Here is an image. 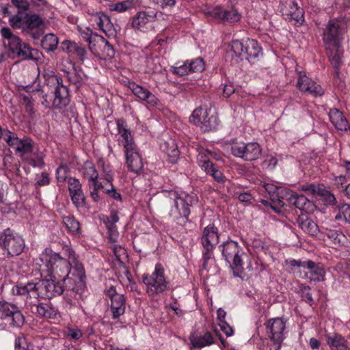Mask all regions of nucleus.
Here are the masks:
<instances>
[{
	"label": "nucleus",
	"instance_id": "obj_1",
	"mask_svg": "<svg viewBox=\"0 0 350 350\" xmlns=\"http://www.w3.org/2000/svg\"><path fill=\"white\" fill-rule=\"evenodd\" d=\"M82 283L76 284L68 278L57 280H40L27 284H19L12 288L14 295H25L30 298L51 299L62 295L70 307L80 304V293Z\"/></svg>",
	"mask_w": 350,
	"mask_h": 350
},
{
	"label": "nucleus",
	"instance_id": "obj_2",
	"mask_svg": "<svg viewBox=\"0 0 350 350\" xmlns=\"http://www.w3.org/2000/svg\"><path fill=\"white\" fill-rule=\"evenodd\" d=\"M9 23L14 29H20L22 33L33 40L40 39L44 33V20L37 14H15L10 18Z\"/></svg>",
	"mask_w": 350,
	"mask_h": 350
},
{
	"label": "nucleus",
	"instance_id": "obj_3",
	"mask_svg": "<svg viewBox=\"0 0 350 350\" xmlns=\"http://www.w3.org/2000/svg\"><path fill=\"white\" fill-rule=\"evenodd\" d=\"M25 241L18 233L7 228L0 234V247L3 255L11 258L20 255L25 248Z\"/></svg>",
	"mask_w": 350,
	"mask_h": 350
},
{
	"label": "nucleus",
	"instance_id": "obj_4",
	"mask_svg": "<svg viewBox=\"0 0 350 350\" xmlns=\"http://www.w3.org/2000/svg\"><path fill=\"white\" fill-rule=\"evenodd\" d=\"M231 49L237 57L241 59H245L250 62H254L262 54L261 48L258 43L253 39L233 40Z\"/></svg>",
	"mask_w": 350,
	"mask_h": 350
},
{
	"label": "nucleus",
	"instance_id": "obj_5",
	"mask_svg": "<svg viewBox=\"0 0 350 350\" xmlns=\"http://www.w3.org/2000/svg\"><path fill=\"white\" fill-rule=\"evenodd\" d=\"M142 280L146 286L147 293L151 296L162 293L169 288V284L164 277V270L158 264L151 275L144 274L142 275Z\"/></svg>",
	"mask_w": 350,
	"mask_h": 350
},
{
	"label": "nucleus",
	"instance_id": "obj_6",
	"mask_svg": "<svg viewBox=\"0 0 350 350\" xmlns=\"http://www.w3.org/2000/svg\"><path fill=\"white\" fill-rule=\"evenodd\" d=\"M25 323V317L15 305L0 300V325L5 327H20Z\"/></svg>",
	"mask_w": 350,
	"mask_h": 350
},
{
	"label": "nucleus",
	"instance_id": "obj_7",
	"mask_svg": "<svg viewBox=\"0 0 350 350\" xmlns=\"http://www.w3.org/2000/svg\"><path fill=\"white\" fill-rule=\"evenodd\" d=\"M198 202L195 194H184V196L176 198L174 201V208L171 210L170 215L175 219H182L183 223L188 221L191 213L190 207Z\"/></svg>",
	"mask_w": 350,
	"mask_h": 350
},
{
	"label": "nucleus",
	"instance_id": "obj_8",
	"mask_svg": "<svg viewBox=\"0 0 350 350\" xmlns=\"http://www.w3.org/2000/svg\"><path fill=\"white\" fill-rule=\"evenodd\" d=\"M189 121L198 126L203 132L212 131L218 124V120L215 115H210L206 109L198 107L196 109L189 117Z\"/></svg>",
	"mask_w": 350,
	"mask_h": 350
},
{
	"label": "nucleus",
	"instance_id": "obj_9",
	"mask_svg": "<svg viewBox=\"0 0 350 350\" xmlns=\"http://www.w3.org/2000/svg\"><path fill=\"white\" fill-rule=\"evenodd\" d=\"M231 152L237 157L252 161L260 157L262 150L260 145L256 142L235 143L231 146Z\"/></svg>",
	"mask_w": 350,
	"mask_h": 350
},
{
	"label": "nucleus",
	"instance_id": "obj_10",
	"mask_svg": "<svg viewBox=\"0 0 350 350\" xmlns=\"http://www.w3.org/2000/svg\"><path fill=\"white\" fill-rule=\"evenodd\" d=\"M345 29L338 21H329L324 29L323 40L328 46L336 47L342 38Z\"/></svg>",
	"mask_w": 350,
	"mask_h": 350
},
{
	"label": "nucleus",
	"instance_id": "obj_11",
	"mask_svg": "<svg viewBox=\"0 0 350 350\" xmlns=\"http://www.w3.org/2000/svg\"><path fill=\"white\" fill-rule=\"evenodd\" d=\"M4 135V140L15 150L17 154L22 156L32 152L33 141L31 139L28 137L18 138L16 134L10 131H6Z\"/></svg>",
	"mask_w": 350,
	"mask_h": 350
},
{
	"label": "nucleus",
	"instance_id": "obj_12",
	"mask_svg": "<svg viewBox=\"0 0 350 350\" xmlns=\"http://www.w3.org/2000/svg\"><path fill=\"white\" fill-rule=\"evenodd\" d=\"M51 264V275L53 278L57 280L70 278L69 273H70V263L68 260L62 258L59 254H53L49 259Z\"/></svg>",
	"mask_w": 350,
	"mask_h": 350
},
{
	"label": "nucleus",
	"instance_id": "obj_13",
	"mask_svg": "<svg viewBox=\"0 0 350 350\" xmlns=\"http://www.w3.org/2000/svg\"><path fill=\"white\" fill-rule=\"evenodd\" d=\"M57 85L55 88L53 94V109H62L66 107L70 101L68 90L66 86L60 83L57 79Z\"/></svg>",
	"mask_w": 350,
	"mask_h": 350
},
{
	"label": "nucleus",
	"instance_id": "obj_14",
	"mask_svg": "<svg viewBox=\"0 0 350 350\" xmlns=\"http://www.w3.org/2000/svg\"><path fill=\"white\" fill-rule=\"evenodd\" d=\"M297 87L300 90L308 92L314 96H321L323 94V88L302 72H299L298 74Z\"/></svg>",
	"mask_w": 350,
	"mask_h": 350
},
{
	"label": "nucleus",
	"instance_id": "obj_15",
	"mask_svg": "<svg viewBox=\"0 0 350 350\" xmlns=\"http://www.w3.org/2000/svg\"><path fill=\"white\" fill-rule=\"evenodd\" d=\"M126 163L129 171L138 174L143 170L142 158L137 150V147L125 150Z\"/></svg>",
	"mask_w": 350,
	"mask_h": 350
},
{
	"label": "nucleus",
	"instance_id": "obj_16",
	"mask_svg": "<svg viewBox=\"0 0 350 350\" xmlns=\"http://www.w3.org/2000/svg\"><path fill=\"white\" fill-rule=\"evenodd\" d=\"M265 325L269 332L271 340H284L283 332L286 328V325L285 321L282 318L269 319Z\"/></svg>",
	"mask_w": 350,
	"mask_h": 350
},
{
	"label": "nucleus",
	"instance_id": "obj_17",
	"mask_svg": "<svg viewBox=\"0 0 350 350\" xmlns=\"http://www.w3.org/2000/svg\"><path fill=\"white\" fill-rule=\"evenodd\" d=\"M207 14L216 20L230 23L237 22L241 18L237 10H224L219 6L214 8L211 11L208 12Z\"/></svg>",
	"mask_w": 350,
	"mask_h": 350
},
{
	"label": "nucleus",
	"instance_id": "obj_18",
	"mask_svg": "<svg viewBox=\"0 0 350 350\" xmlns=\"http://www.w3.org/2000/svg\"><path fill=\"white\" fill-rule=\"evenodd\" d=\"M94 21L107 37L116 36V29L107 15L103 12H98L94 16Z\"/></svg>",
	"mask_w": 350,
	"mask_h": 350
},
{
	"label": "nucleus",
	"instance_id": "obj_19",
	"mask_svg": "<svg viewBox=\"0 0 350 350\" xmlns=\"http://www.w3.org/2000/svg\"><path fill=\"white\" fill-rule=\"evenodd\" d=\"M129 88L132 92L139 99L146 101L148 104L155 106L157 105L159 100L149 90L143 87L137 85L133 82L129 84Z\"/></svg>",
	"mask_w": 350,
	"mask_h": 350
},
{
	"label": "nucleus",
	"instance_id": "obj_20",
	"mask_svg": "<svg viewBox=\"0 0 350 350\" xmlns=\"http://www.w3.org/2000/svg\"><path fill=\"white\" fill-rule=\"evenodd\" d=\"M201 241L203 247L211 248H214L219 243L218 230L213 224H209L204 228Z\"/></svg>",
	"mask_w": 350,
	"mask_h": 350
},
{
	"label": "nucleus",
	"instance_id": "obj_21",
	"mask_svg": "<svg viewBox=\"0 0 350 350\" xmlns=\"http://www.w3.org/2000/svg\"><path fill=\"white\" fill-rule=\"evenodd\" d=\"M156 13L154 12H139L133 18L131 23L132 27L140 30L147 23L152 21L156 18Z\"/></svg>",
	"mask_w": 350,
	"mask_h": 350
},
{
	"label": "nucleus",
	"instance_id": "obj_22",
	"mask_svg": "<svg viewBox=\"0 0 350 350\" xmlns=\"http://www.w3.org/2000/svg\"><path fill=\"white\" fill-rule=\"evenodd\" d=\"M309 270L311 277L310 280L317 282L324 281L325 280V270L323 266L319 263H316L312 260H307L306 267Z\"/></svg>",
	"mask_w": 350,
	"mask_h": 350
},
{
	"label": "nucleus",
	"instance_id": "obj_23",
	"mask_svg": "<svg viewBox=\"0 0 350 350\" xmlns=\"http://www.w3.org/2000/svg\"><path fill=\"white\" fill-rule=\"evenodd\" d=\"M326 338L331 350H349L347 340L342 336L334 333L327 335Z\"/></svg>",
	"mask_w": 350,
	"mask_h": 350
},
{
	"label": "nucleus",
	"instance_id": "obj_24",
	"mask_svg": "<svg viewBox=\"0 0 350 350\" xmlns=\"http://www.w3.org/2000/svg\"><path fill=\"white\" fill-rule=\"evenodd\" d=\"M329 116L331 122L336 129L341 131H347L349 127L347 119L338 109H334L330 110Z\"/></svg>",
	"mask_w": 350,
	"mask_h": 350
},
{
	"label": "nucleus",
	"instance_id": "obj_25",
	"mask_svg": "<svg viewBox=\"0 0 350 350\" xmlns=\"http://www.w3.org/2000/svg\"><path fill=\"white\" fill-rule=\"evenodd\" d=\"M38 50L31 48L29 44L23 42L20 49L14 55L24 60L37 61L39 59Z\"/></svg>",
	"mask_w": 350,
	"mask_h": 350
},
{
	"label": "nucleus",
	"instance_id": "obj_26",
	"mask_svg": "<svg viewBox=\"0 0 350 350\" xmlns=\"http://www.w3.org/2000/svg\"><path fill=\"white\" fill-rule=\"evenodd\" d=\"M31 309L39 317L46 319H53L57 314L56 310L49 304L41 303L34 305Z\"/></svg>",
	"mask_w": 350,
	"mask_h": 350
},
{
	"label": "nucleus",
	"instance_id": "obj_27",
	"mask_svg": "<svg viewBox=\"0 0 350 350\" xmlns=\"http://www.w3.org/2000/svg\"><path fill=\"white\" fill-rule=\"evenodd\" d=\"M125 298L123 295H115L111 300V309L113 319H117L125 312Z\"/></svg>",
	"mask_w": 350,
	"mask_h": 350
},
{
	"label": "nucleus",
	"instance_id": "obj_28",
	"mask_svg": "<svg viewBox=\"0 0 350 350\" xmlns=\"http://www.w3.org/2000/svg\"><path fill=\"white\" fill-rule=\"evenodd\" d=\"M74 270L77 272L76 274L72 273V276H70V279L73 280L76 284H79V283H82L81 291L80 293V300L83 299V293L85 288V271L83 265L80 263H77L75 266Z\"/></svg>",
	"mask_w": 350,
	"mask_h": 350
},
{
	"label": "nucleus",
	"instance_id": "obj_29",
	"mask_svg": "<svg viewBox=\"0 0 350 350\" xmlns=\"http://www.w3.org/2000/svg\"><path fill=\"white\" fill-rule=\"evenodd\" d=\"M161 148L170 157L171 163H174L180 155V151L178 149L177 145L172 139L165 142L161 145Z\"/></svg>",
	"mask_w": 350,
	"mask_h": 350
},
{
	"label": "nucleus",
	"instance_id": "obj_30",
	"mask_svg": "<svg viewBox=\"0 0 350 350\" xmlns=\"http://www.w3.org/2000/svg\"><path fill=\"white\" fill-rule=\"evenodd\" d=\"M288 13L285 14L289 21H294L295 24H302L304 21L303 9L299 8L295 2H291Z\"/></svg>",
	"mask_w": 350,
	"mask_h": 350
},
{
	"label": "nucleus",
	"instance_id": "obj_31",
	"mask_svg": "<svg viewBox=\"0 0 350 350\" xmlns=\"http://www.w3.org/2000/svg\"><path fill=\"white\" fill-rule=\"evenodd\" d=\"M299 226L306 233L315 236L319 232L317 224L308 217H299L298 219Z\"/></svg>",
	"mask_w": 350,
	"mask_h": 350
},
{
	"label": "nucleus",
	"instance_id": "obj_32",
	"mask_svg": "<svg viewBox=\"0 0 350 350\" xmlns=\"http://www.w3.org/2000/svg\"><path fill=\"white\" fill-rule=\"evenodd\" d=\"M325 234L334 245L338 246L347 245L348 239L342 232L334 230H327Z\"/></svg>",
	"mask_w": 350,
	"mask_h": 350
},
{
	"label": "nucleus",
	"instance_id": "obj_33",
	"mask_svg": "<svg viewBox=\"0 0 350 350\" xmlns=\"http://www.w3.org/2000/svg\"><path fill=\"white\" fill-rule=\"evenodd\" d=\"M221 247H222V255L228 263L230 262V259L235 254L239 253L238 243L235 241H228L224 243Z\"/></svg>",
	"mask_w": 350,
	"mask_h": 350
},
{
	"label": "nucleus",
	"instance_id": "obj_34",
	"mask_svg": "<svg viewBox=\"0 0 350 350\" xmlns=\"http://www.w3.org/2000/svg\"><path fill=\"white\" fill-rule=\"evenodd\" d=\"M83 174L88 179L89 184L99 183L98 180V173L92 163H85L83 167Z\"/></svg>",
	"mask_w": 350,
	"mask_h": 350
},
{
	"label": "nucleus",
	"instance_id": "obj_35",
	"mask_svg": "<svg viewBox=\"0 0 350 350\" xmlns=\"http://www.w3.org/2000/svg\"><path fill=\"white\" fill-rule=\"evenodd\" d=\"M191 342L195 348H202L214 343L213 335L207 332L203 336L193 337Z\"/></svg>",
	"mask_w": 350,
	"mask_h": 350
},
{
	"label": "nucleus",
	"instance_id": "obj_36",
	"mask_svg": "<svg viewBox=\"0 0 350 350\" xmlns=\"http://www.w3.org/2000/svg\"><path fill=\"white\" fill-rule=\"evenodd\" d=\"M58 38L53 33H49L45 35L42 41L41 46L47 52L53 51L57 47Z\"/></svg>",
	"mask_w": 350,
	"mask_h": 350
},
{
	"label": "nucleus",
	"instance_id": "obj_37",
	"mask_svg": "<svg viewBox=\"0 0 350 350\" xmlns=\"http://www.w3.org/2000/svg\"><path fill=\"white\" fill-rule=\"evenodd\" d=\"M139 5V0H126L111 5V10L119 12H125L136 8Z\"/></svg>",
	"mask_w": 350,
	"mask_h": 350
},
{
	"label": "nucleus",
	"instance_id": "obj_38",
	"mask_svg": "<svg viewBox=\"0 0 350 350\" xmlns=\"http://www.w3.org/2000/svg\"><path fill=\"white\" fill-rule=\"evenodd\" d=\"M105 180H106V183L105 185V192L109 195L113 199L120 200L121 195L120 193L116 191L112 184V174L109 173L106 174Z\"/></svg>",
	"mask_w": 350,
	"mask_h": 350
},
{
	"label": "nucleus",
	"instance_id": "obj_39",
	"mask_svg": "<svg viewBox=\"0 0 350 350\" xmlns=\"http://www.w3.org/2000/svg\"><path fill=\"white\" fill-rule=\"evenodd\" d=\"M33 96L35 98H42L43 100L41 101L42 105H43L46 108H53V94L51 95L46 93L44 90H33Z\"/></svg>",
	"mask_w": 350,
	"mask_h": 350
},
{
	"label": "nucleus",
	"instance_id": "obj_40",
	"mask_svg": "<svg viewBox=\"0 0 350 350\" xmlns=\"http://www.w3.org/2000/svg\"><path fill=\"white\" fill-rule=\"evenodd\" d=\"M62 221L67 230L71 233H77L79 231V222L70 215L62 217Z\"/></svg>",
	"mask_w": 350,
	"mask_h": 350
},
{
	"label": "nucleus",
	"instance_id": "obj_41",
	"mask_svg": "<svg viewBox=\"0 0 350 350\" xmlns=\"http://www.w3.org/2000/svg\"><path fill=\"white\" fill-rule=\"evenodd\" d=\"M33 345L25 336L21 334L15 338L14 350H32Z\"/></svg>",
	"mask_w": 350,
	"mask_h": 350
},
{
	"label": "nucleus",
	"instance_id": "obj_42",
	"mask_svg": "<svg viewBox=\"0 0 350 350\" xmlns=\"http://www.w3.org/2000/svg\"><path fill=\"white\" fill-rule=\"evenodd\" d=\"M300 210H307L312 206V202L304 195L297 193L293 204Z\"/></svg>",
	"mask_w": 350,
	"mask_h": 350
},
{
	"label": "nucleus",
	"instance_id": "obj_43",
	"mask_svg": "<svg viewBox=\"0 0 350 350\" xmlns=\"http://www.w3.org/2000/svg\"><path fill=\"white\" fill-rule=\"evenodd\" d=\"M36 99L33 96V91L32 92L31 95H23L22 97L23 100V105L25 107V110L29 115L32 116L35 113V110L33 107V100Z\"/></svg>",
	"mask_w": 350,
	"mask_h": 350
},
{
	"label": "nucleus",
	"instance_id": "obj_44",
	"mask_svg": "<svg viewBox=\"0 0 350 350\" xmlns=\"http://www.w3.org/2000/svg\"><path fill=\"white\" fill-rule=\"evenodd\" d=\"M299 291L302 300L312 306L314 304V299L310 293V287L306 284H301L299 286Z\"/></svg>",
	"mask_w": 350,
	"mask_h": 350
},
{
	"label": "nucleus",
	"instance_id": "obj_45",
	"mask_svg": "<svg viewBox=\"0 0 350 350\" xmlns=\"http://www.w3.org/2000/svg\"><path fill=\"white\" fill-rule=\"evenodd\" d=\"M188 67L191 72H202L204 69V62L202 58L198 57L190 62L188 61Z\"/></svg>",
	"mask_w": 350,
	"mask_h": 350
},
{
	"label": "nucleus",
	"instance_id": "obj_46",
	"mask_svg": "<svg viewBox=\"0 0 350 350\" xmlns=\"http://www.w3.org/2000/svg\"><path fill=\"white\" fill-rule=\"evenodd\" d=\"M23 44V42L22 40L18 37L16 36L15 38H12V40H9L8 42V45L9 47V51L10 55L12 54L13 55H15L21 47L22 44ZM14 57V56H13Z\"/></svg>",
	"mask_w": 350,
	"mask_h": 350
},
{
	"label": "nucleus",
	"instance_id": "obj_47",
	"mask_svg": "<svg viewBox=\"0 0 350 350\" xmlns=\"http://www.w3.org/2000/svg\"><path fill=\"white\" fill-rule=\"evenodd\" d=\"M337 220L344 219L346 222L350 221V205L347 204L339 206V213L335 217Z\"/></svg>",
	"mask_w": 350,
	"mask_h": 350
},
{
	"label": "nucleus",
	"instance_id": "obj_48",
	"mask_svg": "<svg viewBox=\"0 0 350 350\" xmlns=\"http://www.w3.org/2000/svg\"><path fill=\"white\" fill-rule=\"evenodd\" d=\"M171 71L176 75L179 76H184L191 72L189 68L188 67V61L185 62L183 64H179L176 63L175 66L171 68Z\"/></svg>",
	"mask_w": 350,
	"mask_h": 350
},
{
	"label": "nucleus",
	"instance_id": "obj_49",
	"mask_svg": "<svg viewBox=\"0 0 350 350\" xmlns=\"http://www.w3.org/2000/svg\"><path fill=\"white\" fill-rule=\"evenodd\" d=\"M12 4L17 8L16 14H23L29 9V3L27 0H11Z\"/></svg>",
	"mask_w": 350,
	"mask_h": 350
},
{
	"label": "nucleus",
	"instance_id": "obj_50",
	"mask_svg": "<svg viewBox=\"0 0 350 350\" xmlns=\"http://www.w3.org/2000/svg\"><path fill=\"white\" fill-rule=\"evenodd\" d=\"M68 190L70 192V195H72L75 193H78L81 189V184L79 180L75 178L70 177L68 178Z\"/></svg>",
	"mask_w": 350,
	"mask_h": 350
},
{
	"label": "nucleus",
	"instance_id": "obj_51",
	"mask_svg": "<svg viewBox=\"0 0 350 350\" xmlns=\"http://www.w3.org/2000/svg\"><path fill=\"white\" fill-rule=\"evenodd\" d=\"M319 191H320L319 196H321L328 204L333 205L336 203L335 196L329 191L327 190L324 185Z\"/></svg>",
	"mask_w": 350,
	"mask_h": 350
},
{
	"label": "nucleus",
	"instance_id": "obj_52",
	"mask_svg": "<svg viewBox=\"0 0 350 350\" xmlns=\"http://www.w3.org/2000/svg\"><path fill=\"white\" fill-rule=\"evenodd\" d=\"M323 185L307 184L301 187V190L312 195L319 194V190H321Z\"/></svg>",
	"mask_w": 350,
	"mask_h": 350
},
{
	"label": "nucleus",
	"instance_id": "obj_53",
	"mask_svg": "<svg viewBox=\"0 0 350 350\" xmlns=\"http://www.w3.org/2000/svg\"><path fill=\"white\" fill-rule=\"evenodd\" d=\"M120 135L124 142V147L125 150H126V148L131 149L136 147V145L133 141L131 133L129 130L121 133Z\"/></svg>",
	"mask_w": 350,
	"mask_h": 350
},
{
	"label": "nucleus",
	"instance_id": "obj_54",
	"mask_svg": "<svg viewBox=\"0 0 350 350\" xmlns=\"http://www.w3.org/2000/svg\"><path fill=\"white\" fill-rule=\"evenodd\" d=\"M89 187L90 189L91 197L93 198V200L95 202L98 201L99 196L98 194V191L99 189H102L105 191V185H103L102 183H99L89 184Z\"/></svg>",
	"mask_w": 350,
	"mask_h": 350
},
{
	"label": "nucleus",
	"instance_id": "obj_55",
	"mask_svg": "<svg viewBox=\"0 0 350 350\" xmlns=\"http://www.w3.org/2000/svg\"><path fill=\"white\" fill-rule=\"evenodd\" d=\"M72 202L77 206H83L85 205V198L82 191L70 195Z\"/></svg>",
	"mask_w": 350,
	"mask_h": 350
},
{
	"label": "nucleus",
	"instance_id": "obj_56",
	"mask_svg": "<svg viewBox=\"0 0 350 350\" xmlns=\"http://www.w3.org/2000/svg\"><path fill=\"white\" fill-rule=\"evenodd\" d=\"M281 198L286 200L289 203L293 204L297 193L289 189H284L279 193Z\"/></svg>",
	"mask_w": 350,
	"mask_h": 350
},
{
	"label": "nucleus",
	"instance_id": "obj_57",
	"mask_svg": "<svg viewBox=\"0 0 350 350\" xmlns=\"http://www.w3.org/2000/svg\"><path fill=\"white\" fill-rule=\"evenodd\" d=\"M205 250V252H203L202 254V267L203 269H208V262L210 259L212 258V252L214 248L208 247H203Z\"/></svg>",
	"mask_w": 350,
	"mask_h": 350
},
{
	"label": "nucleus",
	"instance_id": "obj_58",
	"mask_svg": "<svg viewBox=\"0 0 350 350\" xmlns=\"http://www.w3.org/2000/svg\"><path fill=\"white\" fill-rule=\"evenodd\" d=\"M347 178L345 176H337L335 179L336 185L338 189H342L347 195H349L348 188L349 184L344 185L346 183Z\"/></svg>",
	"mask_w": 350,
	"mask_h": 350
},
{
	"label": "nucleus",
	"instance_id": "obj_59",
	"mask_svg": "<svg viewBox=\"0 0 350 350\" xmlns=\"http://www.w3.org/2000/svg\"><path fill=\"white\" fill-rule=\"evenodd\" d=\"M103 40L105 42V46L103 48V52L105 53L106 57L109 59H111L115 55V50L113 49V45H111L109 41L105 40L103 37H101Z\"/></svg>",
	"mask_w": 350,
	"mask_h": 350
},
{
	"label": "nucleus",
	"instance_id": "obj_60",
	"mask_svg": "<svg viewBox=\"0 0 350 350\" xmlns=\"http://www.w3.org/2000/svg\"><path fill=\"white\" fill-rule=\"evenodd\" d=\"M68 80L73 84H75L77 87L81 85L83 78L82 77L77 73L75 71L74 72H70L68 75Z\"/></svg>",
	"mask_w": 350,
	"mask_h": 350
},
{
	"label": "nucleus",
	"instance_id": "obj_61",
	"mask_svg": "<svg viewBox=\"0 0 350 350\" xmlns=\"http://www.w3.org/2000/svg\"><path fill=\"white\" fill-rule=\"evenodd\" d=\"M50 179L46 172H42L40 176H37L36 185L38 186H45L49 184Z\"/></svg>",
	"mask_w": 350,
	"mask_h": 350
},
{
	"label": "nucleus",
	"instance_id": "obj_62",
	"mask_svg": "<svg viewBox=\"0 0 350 350\" xmlns=\"http://www.w3.org/2000/svg\"><path fill=\"white\" fill-rule=\"evenodd\" d=\"M109 239L111 242H116L118 237V230L116 225H107Z\"/></svg>",
	"mask_w": 350,
	"mask_h": 350
},
{
	"label": "nucleus",
	"instance_id": "obj_63",
	"mask_svg": "<svg viewBox=\"0 0 350 350\" xmlns=\"http://www.w3.org/2000/svg\"><path fill=\"white\" fill-rule=\"evenodd\" d=\"M152 2L164 9L167 7H173L176 4V0H152Z\"/></svg>",
	"mask_w": 350,
	"mask_h": 350
},
{
	"label": "nucleus",
	"instance_id": "obj_64",
	"mask_svg": "<svg viewBox=\"0 0 350 350\" xmlns=\"http://www.w3.org/2000/svg\"><path fill=\"white\" fill-rule=\"evenodd\" d=\"M76 43L71 42L68 40H65L62 43V49L63 51L70 53H73L74 48L75 47Z\"/></svg>",
	"mask_w": 350,
	"mask_h": 350
}]
</instances>
